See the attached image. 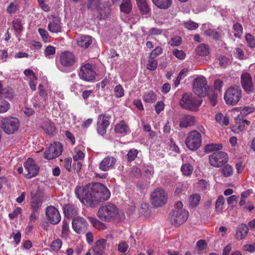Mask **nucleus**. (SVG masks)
Returning <instances> with one entry per match:
<instances>
[{
	"label": "nucleus",
	"instance_id": "1",
	"mask_svg": "<svg viewBox=\"0 0 255 255\" xmlns=\"http://www.w3.org/2000/svg\"><path fill=\"white\" fill-rule=\"evenodd\" d=\"M94 186L87 185L82 188L81 187L75 189L76 196L87 206L95 207L100 203V197L96 191H94Z\"/></svg>",
	"mask_w": 255,
	"mask_h": 255
},
{
	"label": "nucleus",
	"instance_id": "2",
	"mask_svg": "<svg viewBox=\"0 0 255 255\" xmlns=\"http://www.w3.org/2000/svg\"><path fill=\"white\" fill-rule=\"evenodd\" d=\"M119 215V209L115 205L111 203L101 206L97 213L98 217L101 220L105 222L115 220L118 218Z\"/></svg>",
	"mask_w": 255,
	"mask_h": 255
},
{
	"label": "nucleus",
	"instance_id": "3",
	"mask_svg": "<svg viewBox=\"0 0 255 255\" xmlns=\"http://www.w3.org/2000/svg\"><path fill=\"white\" fill-rule=\"evenodd\" d=\"M202 100L197 98L191 94H184L180 102L181 106L186 110L192 111H197L201 105Z\"/></svg>",
	"mask_w": 255,
	"mask_h": 255
},
{
	"label": "nucleus",
	"instance_id": "4",
	"mask_svg": "<svg viewBox=\"0 0 255 255\" xmlns=\"http://www.w3.org/2000/svg\"><path fill=\"white\" fill-rule=\"evenodd\" d=\"M241 97V88L238 86H231L226 91L224 98L228 105L234 106L239 102Z\"/></svg>",
	"mask_w": 255,
	"mask_h": 255
},
{
	"label": "nucleus",
	"instance_id": "5",
	"mask_svg": "<svg viewBox=\"0 0 255 255\" xmlns=\"http://www.w3.org/2000/svg\"><path fill=\"white\" fill-rule=\"evenodd\" d=\"M202 143V135L199 131L194 130L189 132L186 138L185 144L191 150L198 149Z\"/></svg>",
	"mask_w": 255,
	"mask_h": 255
},
{
	"label": "nucleus",
	"instance_id": "6",
	"mask_svg": "<svg viewBox=\"0 0 255 255\" xmlns=\"http://www.w3.org/2000/svg\"><path fill=\"white\" fill-rule=\"evenodd\" d=\"M151 203L156 207L163 206L167 202V195L162 188L155 189L150 195Z\"/></svg>",
	"mask_w": 255,
	"mask_h": 255
},
{
	"label": "nucleus",
	"instance_id": "7",
	"mask_svg": "<svg viewBox=\"0 0 255 255\" xmlns=\"http://www.w3.org/2000/svg\"><path fill=\"white\" fill-rule=\"evenodd\" d=\"M208 89L207 80L203 76L198 77L194 80L193 90L198 96H205L207 94Z\"/></svg>",
	"mask_w": 255,
	"mask_h": 255
},
{
	"label": "nucleus",
	"instance_id": "8",
	"mask_svg": "<svg viewBox=\"0 0 255 255\" xmlns=\"http://www.w3.org/2000/svg\"><path fill=\"white\" fill-rule=\"evenodd\" d=\"M96 72L93 65L88 63L80 67L79 72V77L83 80L90 82L95 80Z\"/></svg>",
	"mask_w": 255,
	"mask_h": 255
},
{
	"label": "nucleus",
	"instance_id": "9",
	"mask_svg": "<svg viewBox=\"0 0 255 255\" xmlns=\"http://www.w3.org/2000/svg\"><path fill=\"white\" fill-rule=\"evenodd\" d=\"M19 126L18 119L14 117L5 118L1 121V128L8 134H13L16 131Z\"/></svg>",
	"mask_w": 255,
	"mask_h": 255
},
{
	"label": "nucleus",
	"instance_id": "10",
	"mask_svg": "<svg viewBox=\"0 0 255 255\" xmlns=\"http://www.w3.org/2000/svg\"><path fill=\"white\" fill-rule=\"evenodd\" d=\"M189 213L186 210H174L170 214V222L175 226H179L188 219Z\"/></svg>",
	"mask_w": 255,
	"mask_h": 255
},
{
	"label": "nucleus",
	"instance_id": "11",
	"mask_svg": "<svg viewBox=\"0 0 255 255\" xmlns=\"http://www.w3.org/2000/svg\"><path fill=\"white\" fill-rule=\"evenodd\" d=\"M228 160L227 154L223 151L214 152L209 156V161L211 165L219 167L222 166Z\"/></svg>",
	"mask_w": 255,
	"mask_h": 255
},
{
	"label": "nucleus",
	"instance_id": "12",
	"mask_svg": "<svg viewBox=\"0 0 255 255\" xmlns=\"http://www.w3.org/2000/svg\"><path fill=\"white\" fill-rule=\"evenodd\" d=\"M25 173V176L28 179L36 176L39 171V167L31 158H28L23 164Z\"/></svg>",
	"mask_w": 255,
	"mask_h": 255
},
{
	"label": "nucleus",
	"instance_id": "13",
	"mask_svg": "<svg viewBox=\"0 0 255 255\" xmlns=\"http://www.w3.org/2000/svg\"><path fill=\"white\" fill-rule=\"evenodd\" d=\"M63 151V147L59 142H55L51 144L44 154V158L48 160H52L58 157Z\"/></svg>",
	"mask_w": 255,
	"mask_h": 255
},
{
	"label": "nucleus",
	"instance_id": "14",
	"mask_svg": "<svg viewBox=\"0 0 255 255\" xmlns=\"http://www.w3.org/2000/svg\"><path fill=\"white\" fill-rule=\"evenodd\" d=\"M196 122L195 117L191 115H181L179 116L178 120L176 118L173 119L174 124L178 125L181 128L191 127L195 125Z\"/></svg>",
	"mask_w": 255,
	"mask_h": 255
},
{
	"label": "nucleus",
	"instance_id": "15",
	"mask_svg": "<svg viewBox=\"0 0 255 255\" xmlns=\"http://www.w3.org/2000/svg\"><path fill=\"white\" fill-rule=\"evenodd\" d=\"M45 214L47 220L51 224L56 225L61 220L59 212L53 206H49L46 208Z\"/></svg>",
	"mask_w": 255,
	"mask_h": 255
},
{
	"label": "nucleus",
	"instance_id": "16",
	"mask_svg": "<svg viewBox=\"0 0 255 255\" xmlns=\"http://www.w3.org/2000/svg\"><path fill=\"white\" fill-rule=\"evenodd\" d=\"M72 228L78 234L84 233L87 229L88 222L82 217L74 218L72 221Z\"/></svg>",
	"mask_w": 255,
	"mask_h": 255
},
{
	"label": "nucleus",
	"instance_id": "17",
	"mask_svg": "<svg viewBox=\"0 0 255 255\" xmlns=\"http://www.w3.org/2000/svg\"><path fill=\"white\" fill-rule=\"evenodd\" d=\"M241 82L245 91L250 94L253 91L254 84L251 75L247 73H243L241 76Z\"/></svg>",
	"mask_w": 255,
	"mask_h": 255
},
{
	"label": "nucleus",
	"instance_id": "18",
	"mask_svg": "<svg viewBox=\"0 0 255 255\" xmlns=\"http://www.w3.org/2000/svg\"><path fill=\"white\" fill-rule=\"evenodd\" d=\"M94 191H96L100 197V202L102 201L108 200L111 196V193L108 189L101 183H96L94 184Z\"/></svg>",
	"mask_w": 255,
	"mask_h": 255
},
{
	"label": "nucleus",
	"instance_id": "19",
	"mask_svg": "<svg viewBox=\"0 0 255 255\" xmlns=\"http://www.w3.org/2000/svg\"><path fill=\"white\" fill-rule=\"evenodd\" d=\"M60 60L61 65L65 67L72 66L76 61L73 54L68 51L63 52L60 55Z\"/></svg>",
	"mask_w": 255,
	"mask_h": 255
},
{
	"label": "nucleus",
	"instance_id": "20",
	"mask_svg": "<svg viewBox=\"0 0 255 255\" xmlns=\"http://www.w3.org/2000/svg\"><path fill=\"white\" fill-rule=\"evenodd\" d=\"M87 7L90 10H97L102 17L105 16L109 11L108 8H105V11L107 10V12L102 11L101 0H87Z\"/></svg>",
	"mask_w": 255,
	"mask_h": 255
},
{
	"label": "nucleus",
	"instance_id": "21",
	"mask_svg": "<svg viewBox=\"0 0 255 255\" xmlns=\"http://www.w3.org/2000/svg\"><path fill=\"white\" fill-rule=\"evenodd\" d=\"M117 161L113 156L105 157L99 164V169L103 171H107L113 168Z\"/></svg>",
	"mask_w": 255,
	"mask_h": 255
},
{
	"label": "nucleus",
	"instance_id": "22",
	"mask_svg": "<svg viewBox=\"0 0 255 255\" xmlns=\"http://www.w3.org/2000/svg\"><path fill=\"white\" fill-rule=\"evenodd\" d=\"M107 247V240L101 239L97 241L92 250L96 255H103L104 254Z\"/></svg>",
	"mask_w": 255,
	"mask_h": 255
},
{
	"label": "nucleus",
	"instance_id": "23",
	"mask_svg": "<svg viewBox=\"0 0 255 255\" xmlns=\"http://www.w3.org/2000/svg\"><path fill=\"white\" fill-rule=\"evenodd\" d=\"M48 30L52 33H58L61 31L62 26L60 19L54 17L48 25Z\"/></svg>",
	"mask_w": 255,
	"mask_h": 255
},
{
	"label": "nucleus",
	"instance_id": "24",
	"mask_svg": "<svg viewBox=\"0 0 255 255\" xmlns=\"http://www.w3.org/2000/svg\"><path fill=\"white\" fill-rule=\"evenodd\" d=\"M248 227L247 225L242 224L238 226L235 235L236 238L238 240H242L248 235Z\"/></svg>",
	"mask_w": 255,
	"mask_h": 255
},
{
	"label": "nucleus",
	"instance_id": "25",
	"mask_svg": "<svg viewBox=\"0 0 255 255\" xmlns=\"http://www.w3.org/2000/svg\"><path fill=\"white\" fill-rule=\"evenodd\" d=\"M42 203V198L35 195L31 198L30 207L34 212H36L41 207Z\"/></svg>",
	"mask_w": 255,
	"mask_h": 255
},
{
	"label": "nucleus",
	"instance_id": "26",
	"mask_svg": "<svg viewBox=\"0 0 255 255\" xmlns=\"http://www.w3.org/2000/svg\"><path fill=\"white\" fill-rule=\"evenodd\" d=\"M64 213L68 218L75 216L78 213L77 207L73 204H67L63 207Z\"/></svg>",
	"mask_w": 255,
	"mask_h": 255
},
{
	"label": "nucleus",
	"instance_id": "27",
	"mask_svg": "<svg viewBox=\"0 0 255 255\" xmlns=\"http://www.w3.org/2000/svg\"><path fill=\"white\" fill-rule=\"evenodd\" d=\"M92 38L90 36H82L77 40V45L81 48L86 49L92 44Z\"/></svg>",
	"mask_w": 255,
	"mask_h": 255
},
{
	"label": "nucleus",
	"instance_id": "28",
	"mask_svg": "<svg viewBox=\"0 0 255 255\" xmlns=\"http://www.w3.org/2000/svg\"><path fill=\"white\" fill-rule=\"evenodd\" d=\"M129 130L128 126L124 121H121L115 126V131L117 133L126 134Z\"/></svg>",
	"mask_w": 255,
	"mask_h": 255
},
{
	"label": "nucleus",
	"instance_id": "29",
	"mask_svg": "<svg viewBox=\"0 0 255 255\" xmlns=\"http://www.w3.org/2000/svg\"><path fill=\"white\" fill-rule=\"evenodd\" d=\"M153 3L158 8L167 9L172 4V0H151Z\"/></svg>",
	"mask_w": 255,
	"mask_h": 255
},
{
	"label": "nucleus",
	"instance_id": "30",
	"mask_svg": "<svg viewBox=\"0 0 255 255\" xmlns=\"http://www.w3.org/2000/svg\"><path fill=\"white\" fill-rule=\"evenodd\" d=\"M137 5L142 14H147L150 9L147 4L146 0H136Z\"/></svg>",
	"mask_w": 255,
	"mask_h": 255
},
{
	"label": "nucleus",
	"instance_id": "31",
	"mask_svg": "<svg viewBox=\"0 0 255 255\" xmlns=\"http://www.w3.org/2000/svg\"><path fill=\"white\" fill-rule=\"evenodd\" d=\"M111 118V115L106 113L99 115L97 123L102 125L104 127H108L110 125V120Z\"/></svg>",
	"mask_w": 255,
	"mask_h": 255
},
{
	"label": "nucleus",
	"instance_id": "32",
	"mask_svg": "<svg viewBox=\"0 0 255 255\" xmlns=\"http://www.w3.org/2000/svg\"><path fill=\"white\" fill-rule=\"evenodd\" d=\"M143 100L147 103H153L157 100L156 95L152 91L145 93L143 97Z\"/></svg>",
	"mask_w": 255,
	"mask_h": 255
},
{
	"label": "nucleus",
	"instance_id": "33",
	"mask_svg": "<svg viewBox=\"0 0 255 255\" xmlns=\"http://www.w3.org/2000/svg\"><path fill=\"white\" fill-rule=\"evenodd\" d=\"M201 196L198 194H193L189 197V206L192 208L198 205Z\"/></svg>",
	"mask_w": 255,
	"mask_h": 255
},
{
	"label": "nucleus",
	"instance_id": "34",
	"mask_svg": "<svg viewBox=\"0 0 255 255\" xmlns=\"http://www.w3.org/2000/svg\"><path fill=\"white\" fill-rule=\"evenodd\" d=\"M216 121L221 126H227L229 124V119L228 117L224 116L222 113H218L216 116Z\"/></svg>",
	"mask_w": 255,
	"mask_h": 255
},
{
	"label": "nucleus",
	"instance_id": "35",
	"mask_svg": "<svg viewBox=\"0 0 255 255\" xmlns=\"http://www.w3.org/2000/svg\"><path fill=\"white\" fill-rule=\"evenodd\" d=\"M221 172L224 176L228 177L231 176L234 172V169L232 166L227 164L220 169Z\"/></svg>",
	"mask_w": 255,
	"mask_h": 255
},
{
	"label": "nucleus",
	"instance_id": "36",
	"mask_svg": "<svg viewBox=\"0 0 255 255\" xmlns=\"http://www.w3.org/2000/svg\"><path fill=\"white\" fill-rule=\"evenodd\" d=\"M90 221L93 226L97 230H103L106 228L105 224L95 218H90Z\"/></svg>",
	"mask_w": 255,
	"mask_h": 255
},
{
	"label": "nucleus",
	"instance_id": "37",
	"mask_svg": "<svg viewBox=\"0 0 255 255\" xmlns=\"http://www.w3.org/2000/svg\"><path fill=\"white\" fill-rule=\"evenodd\" d=\"M197 53L200 56H206L209 53L208 46L204 44H201L196 49Z\"/></svg>",
	"mask_w": 255,
	"mask_h": 255
},
{
	"label": "nucleus",
	"instance_id": "38",
	"mask_svg": "<svg viewBox=\"0 0 255 255\" xmlns=\"http://www.w3.org/2000/svg\"><path fill=\"white\" fill-rule=\"evenodd\" d=\"M181 170L183 175L189 176L192 174L193 167L191 164L186 163L182 165Z\"/></svg>",
	"mask_w": 255,
	"mask_h": 255
},
{
	"label": "nucleus",
	"instance_id": "39",
	"mask_svg": "<svg viewBox=\"0 0 255 255\" xmlns=\"http://www.w3.org/2000/svg\"><path fill=\"white\" fill-rule=\"evenodd\" d=\"M157 60L156 59L149 56L146 68L150 71H154L157 68Z\"/></svg>",
	"mask_w": 255,
	"mask_h": 255
},
{
	"label": "nucleus",
	"instance_id": "40",
	"mask_svg": "<svg viewBox=\"0 0 255 255\" xmlns=\"http://www.w3.org/2000/svg\"><path fill=\"white\" fill-rule=\"evenodd\" d=\"M223 145L221 144H209L205 147V151L206 152H211L214 150H218L222 149Z\"/></svg>",
	"mask_w": 255,
	"mask_h": 255
},
{
	"label": "nucleus",
	"instance_id": "41",
	"mask_svg": "<svg viewBox=\"0 0 255 255\" xmlns=\"http://www.w3.org/2000/svg\"><path fill=\"white\" fill-rule=\"evenodd\" d=\"M225 202L223 196H219L216 202V211L218 213H220L223 210V206Z\"/></svg>",
	"mask_w": 255,
	"mask_h": 255
},
{
	"label": "nucleus",
	"instance_id": "42",
	"mask_svg": "<svg viewBox=\"0 0 255 255\" xmlns=\"http://www.w3.org/2000/svg\"><path fill=\"white\" fill-rule=\"evenodd\" d=\"M234 35L236 37H240L243 34V27L240 23H236L233 26Z\"/></svg>",
	"mask_w": 255,
	"mask_h": 255
},
{
	"label": "nucleus",
	"instance_id": "43",
	"mask_svg": "<svg viewBox=\"0 0 255 255\" xmlns=\"http://www.w3.org/2000/svg\"><path fill=\"white\" fill-rule=\"evenodd\" d=\"M114 95L116 98H119L124 96V90L121 85H117L114 89Z\"/></svg>",
	"mask_w": 255,
	"mask_h": 255
},
{
	"label": "nucleus",
	"instance_id": "44",
	"mask_svg": "<svg viewBox=\"0 0 255 255\" xmlns=\"http://www.w3.org/2000/svg\"><path fill=\"white\" fill-rule=\"evenodd\" d=\"M188 71V69L185 68V69H182L180 72V73L178 74V77H177V78L175 81V87H177L179 85L181 80L187 75Z\"/></svg>",
	"mask_w": 255,
	"mask_h": 255
},
{
	"label": "nucleus",
	"instance_id": "45",
	"mask_svg": "<svg viewBox=\"0 0 255 255\" xmlns=\"http://www.w3.org/2000/svg\"><path fill=\"white\" fill-rule=\"evenodd\" d=\"M237 123L239 124L238 128L239 130L242 131L245 128V125H249L250 122L247 120H241L240 119V116H238L237 118L235 119Z\"/></svg>",
	"mask_w": 255,
	"mask_h": 255
},
{
	"label": "nucleus",
	"instance_id": "46",
	"mask_svg": "<svg viewBox=\"0 0 255 255\" xmlns=\"http://www.w3.org/2000/svg\"><path fill=\"white\" fill-rule=\"evenodd\" d=\"M62 245V242L61 240L57 239L52 242L50 247L52 250L57 252L61 249Z\"/></svg>",
	"mask_w": 255,
	"mask_h": 255
},
{
	"label": "nucleus",
	"instance_id": "47",
	"mask_svg": "<svg viewBox=\"0 0 255 255\" xmlns=\"http://www.w3.org/2000/svg\"><path fill=\"white\" fill-rule=\"evenodd\" d=\"M70 220H63L62 222V234L63 236H66L68 235L69 232V223Z\"/></svg>",
	"mask_w": 255,
	"mask_h": 255
},
{
	"label": "nucleus",
	"instance_id": "48",
	"mask_svg": "<svg viewBox=\"0 0 255 255\" xmlns=\"http://www.w3.org/2000/svg\"><path fill=\"white\" fill-rule=\"evenodd\" d=\"M209 184L205 180L201 179L198 181L197 187L199 190L204 191L209 188Z\"/></svg>",
	"mask_w": 255,
	"mask_h": 255
},
{
	"label": "nucleus",
	"instance_id": "49",
	"mask_svg": "<svg viewBox=\"0 0 255 255\" xmlns=\"http://www.w3.org/2000/svg\"><path fill=\"white\" fill-rule=\"evenodd\" d=\"M246 40L251 48L255 47V38L252 34L249 33L246 35Z\"/></svg>",
	"mask_w": 255,
	"mask_h": 255
},
{
	"label": "nucleus",
	"instance_id": "50",
	"mask_svg": "<svg viewBox=\"0 0 255 255\" xmlns=\"http://www.w3.org/2000/svg\"><path fill=\"white\" fill-rule=\"evenodd\" d=\"M162 32V30L155 27L150 28L147 32L144 33L145 35L147 36L150 35H160Z\"/></svg>",
	"mask_w": 255,
	"mask_h": 255
},
{
	"label": "nucleus",
	"instance_id": "51",
	"mask_svg": "<svg viewBox=\"0 0 255 255\" xmlns=\"http://www.w3.org/2000/svg\"><path fill=\"white\" fill-rule=\"evenodd\" d=\"M128 249V245L125 241H122L119 243L118 247V251L121 253L126 252Z\"/></svg>",
	"mask_w": 255,
	"mask_h": 255
},
{
	"label": "nucleus",
	"instance_id": "52",
	"mask_svg": "<svg viewBox=\"0 0 255 255\" xmlns=\"http://www.w3.org/2000/svg\"><path fill=\"white\" fill-rule=\"evenodd\" d=\"M56 49L54 46L51 45L47 46L44 50V55L46 57L49 58L50 55H54L55 53Z\"/></svg>",
	"mask_w": 255,
	"mask_h": 255
},
{
	"label": "nucleus",
	"instance_id": "53",
	"mask_svg": "<svg viewBox=\"0 0 255 255\" xmlns=\"http://www.w3.org/2000/svg\"><path fill=\"white\" fill-rule=\"evenodd\" d=\"M43 128L47 133L50 134L54 130L55 127L53 124L47 122L43 125Z\"/></svg>",
	"mask_w": 255,
	"mask_h": 255
},
{
	"label": "nucleus",
	"instance_id": "54",
	"mask_svg": "<svg viewBox=\"0 0 255 255\" xmlns=\"http://www.w3.org/2000/svg\"><path fill=\"white\" fill-rule=\"evenodd\" d=\"M171 46H178L181 43V38L179 36L173 37L168 42Z\"/></svg>",
	"mask_w": 255,
	"mask_h": 255
},
{
	"label": "nucleus",
	"instance_id": "55",
	"mask_svg": "<svg viewBox=\"0 0 255 255\" xmlns=\"http://www.w3.org/2000/svg\"><path fill=\"white\" fill-rule=\"evenodd\" d=\"M13 27L17 33H20L22 30V26L21 21L16 19L13 21Z\"/></svg>",
	"mask_w": 255,
	"mask_h": 255
},
{
	"label": "nucleus",
	"instance_id": "56",
	"mask_svg": "<svg viewBox=\"0 0 255 255\" xmlns=\"http://www.w3.org/2000/svg\"><path fill=\"white\" fill-rule=\"evenodd\" d=\"M205 33L207 35L212 37L216 40L219 39L220 37V34L218 32L211 29L206 30Z\"/></svg>",
	"mask_w": 255,
	"mask_h": 255
},
{
	"label": "nucleus",
	"instance_id": "57",
	"mask_svg": "<svg viewBox=\"0 0 255 255\" xmlns=\"http://www.w3.org/2000/svg\"><path fill=\"white\" fill-rule=\"evenodd\" d=\"M138 153V151L135 149H130L128 153V159L129 161H132L136 157Z\"/></svg>",
	"mask_w": 255,
	"mask_h": 255
},
{
	"label": "nucleus",
	"instance_id": "58",
	"mask_svg": "<svg viewBox=\"0 0 255 255\" xmlns=\"http://www.w3.org/2000/svg\"><path fill=\"white\" fill-rule=\"evenodd\" d=\"M173 54L177 58L180 60L184 59L186 56V54L183 51L176 49L173 51Z\"/></svg>",
	"mask_w": 255,
	"mask_h": 255
},
{
	"label": "nucleus",
	"instance_id": "59",
	"mask_svg": "<svg viewBox=\"0 0 255 255\" xmlns=\"http://www.w3.org/2000/svg\"><path fill=\"white\" fill-rule=\"evenodd\" d=\"M9 104L6 101H3L0 103V113H5L9 109Z\"/></svg>",
	"mask_w": 255,
	"mask_h": 255
},
{
	"label": "nucleus",
	"instance_id": "60",
	"mask_svg": "<svg viewBox=\"0 0 255 255\" xmlns=\"http://www.w3.org/2000/svg\"><path fill=\"white\" fill-rule=\"evenodd\" d=\"M162 53V48L160 46L156 47L149 54L150 57L155 58Z\"/></svg>",
	"mask_w": 255,
	"mask_h": 255
},
{
	"label": "nucleus",
	"instance_id": "61",
	"mask_svg": "<svg viewBox=\"0 0 255 255\" xmlns=\"http://www.w3.org/2000/svg\"><path fill=\"white\" fill-rule=\"evenodd\" d=\"M21 212V209L20 207H16L11 213H9L8 216L11 219H13L20 214Z\"/></svg>",
	"mask_w": 255,
	"mask_h": 255
},
{
	"label": "nucleus",
	"instance_id": "62",
	"mask_svg": "<svg viewBox=\"0 0 255 255\" xmlns=\"http://www.w3.org/2000/svg\"><path fill=\"white\" fill-rule=\"evenodd\" d=\"M207 243L204 240H200L196 243V249L199 251H201L206 248Z\"/></svg>",
	"mask_w": 255,
	"mask_h": 255
},
{
	"label": "nucleus",
	"instance_id": "63",
	"mask_svg": "<svg viewBox=\"0 0 255 255\" xmlns=\"http://www.w3.org/2000/svg\"><path fill=\"white\" fill-rule=\"evenodd\" d=\"M38 32L41 36L43 40L45 42H47L49 37V34L47 31L44 29L39 28L38 29Z\"/></svg>",
	"mask_w": 255,
	"mask_h": 255
},
{
	"label": "nucleus",
	"instance_id": "64",
	"mask_svg": "<svg viewBox=\"0 0 255 255\" xmlns=\"http://www.w3.org/2000/svg\"><path fill=\"white\" fill-rule=\"evenodd\" d=\"M243 249L245 251L253 253L255 251V243L245 245L243 247Z\"/></svg>",
	"mask_w": 255,
	"mask_h": 255
}]
</instances>
